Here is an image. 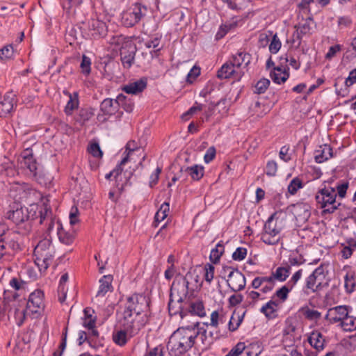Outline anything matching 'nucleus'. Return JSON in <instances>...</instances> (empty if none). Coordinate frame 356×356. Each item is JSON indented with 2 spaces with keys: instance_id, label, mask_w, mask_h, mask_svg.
Instances as JSON below:
<instances>
[{
  "instance_id": "nucleus-51",
  "label": "nucleus",
  "mask_w": 356,
  "mask_h": 356,
  "mask_svg": "<svg viewBox=\"0 0 356 356\" xmlns=\"http://www.w3.org/2000/svg\"><path fill=\"white\" fill-rule=\"evenodd\" d=\"M9 284L15 290L19 291L25 288L26 282L16 277H13L10 280Z\"/></svg>"
},
{
  "instance_id": "nucleus-34",
  "label": "nucleus",
  "mask_w": 356,
  "mask_h": 356,
  "mask_svg": "<svg viewBox=\"0 0 356 356\" xmlns=\"http://www.w3.org/2000/svg\"><path fill=\"white\" fill-rule=\"evenodd\" d=\"M339 326L346 332H352L356 330V318L348 316V314L339 323Z\"/></svg>"
},
{
  "instance_id": "nucleus-9",
  "label": "nucleus",
  "mask_w": 356,
  "mask_h": 356,
  "mask_svg": "<svg viewBox=\"0 0 356 356\" xmlns=\"http://www.w3.org/2000/svg\"><path fill=\"white\" fill-rule=\"evenodd\" d=\"M275 215V213L272 214L264 225L261 240L268 245H274L279 241V238H277V236L280 232V229L278 228L276 223L274 222Z\"/></svg>"
},
{
  "instance_id": "nucleus-44",
  "label": "nucleus",
  "mask_w": 356,
  "mask_h": 356,
  "mask_svg": "<svg viewBox=\"0 0 356 356\" xmlns=\"http://www.w3.org/2000/svg\"><path fill=\"white\" fill-rule=\"evenodd\" d=\"M1 60L12 59L14 56V48L12 44H8L0 49Z\"/></svg>"
},
{
  "instance_id": "nucleus-64",
  "label": "nucleus",
  "mask_w": 356,
  "mask_h": 356,
  "mask_svg": "<svg viewBox=\"0 0 356 356\" xmlns=\"http://www.w3.org/2000/svg\"><path fill=\"white\" fill-rule=\"evenodd\" d=\"M355 83H356V68L350 72L348 76L345 81V85L346 87H349Z\"/></svg>"
},
{
  "instance_id": "nucleus-5",
  "label": "nucleus",
  "mask_w": 356,
  "mask_h": 356,
  "mask_svg": "<svg viewBox=\"0 0 356 356\" xmlns=\"http://www.w3.org/2000/svg\"><path fill=\"white\" fill-rule=\"evenodd\" d=\"M337 193L334 188L326 187L320 188L316 194L315 199L321 208H324V213H332L338 206L334 205L336 201Z\"/></svg>"
},
{
  "instance_id": "nucleus-31",
  "label": "nucleus",
  "mask_w": 356,
  "mask_h": 356,
  "mask_svg": "<svg viewBox=\"0 0 356 356\" xmlns=\"http://www.w3.org/2000/svg\"><path fill=\"white\" fill-rule=\"evenodd\" d=\"M291 268L289 266H280L272 274L275 280L280 282H284L289 276Z\"/></svg>"
},
{
  "instance_id": "nucleus-56",
  "label": "nucleus",
  "mask_w": 356,
  "mask_h": 356,
  "mask_svg": "<svg viewBox=\"0 0 356 356\" xmlns=\"http://www.w3.org/2000/svg\"><path fill=\"white\" fill-rule=\"evenodd\" d=\"M88 152L95 157L100 158L102 156L103 153L100 149L98 143H95L90 145L88 148Z\"/></svg>"
},
{
  "instance_id": "nucleus-21",
  "label": "nucleus",
  "mask_w": 356,
  "mask_h": 356,
  "mask_svg": "<svg viewBox=\"0 0 356 356\" xmlns=\"http://www.w3.org/2000/svg\"><path fill=\"white\" fill-rule=\"evenodd\" d=\"M333 156L332 149L330 145L325 144L318 147L314 152V159L316 163H323Z\"/></svg>"
},
{
  "instance_id": "nucleus-52",
  "label": "nucleus",
  "mask_w": 356,
  "mask_h": 356,
  "mask_svg": "<svg viewBox=\"0 0 356 356\" xmlns=\"http://www.w3.org/2000/svg\"><path fill=\"white\" fill-rule=\"evenodd\" d=\"M277 164L275 161H269L266 167V173L268 176L273 177L276 175Z\"/></svg>"
},
{
  "instance_id": "nucleus-59",
  "label": "nucleus",
  "mask_w": 356,
  "mask_h": 356,
  "mask_svg": "<svg viewBox=\"0 0 356 356\" xmlns=\"http://www.w3.org/2000/svg\"><path fill=\"white\" fill-rule=\"evenodd\" d=\"M304 314L309 320H318L321 316V314L317 310L310 309L309 308L305 310Z\"/></svg>"
},
{
  "instance_id": "nucleus-62",
  "label": "nucleus",
  "mask_w": 356,
  "mask_h": 356,
  "mask_svg": "<svg viewBox=\"0 0 356 356\" xmlns=\"http://www.w3.org/2000/svg\"><path fill=\"white\" fill-rule=\"evenodd\" d=\"M302 274V270L300 269L298 271H296L291 278L289 280V281L287 282V284L291 286V288H293L294 286L296 284L298 281L301 278Z\"/></svg>"
},
{
  "instance_id": "nucleus-39",
  "label": "nucleus",
  "mask_w": 356,
  "mask_h": 356,
  "mask_svg": "<svg viewBox=\"0 0 356 356\" xmlns=\"http://www.w3.org/2000/svg\"><path fill=\"white\" fill-rule=\"evenodd\" d=\"M344 286L346 288V292L351 293L355 290L356 286L355 276L354 275H350L349 273H347L344 277Z\"/></svg>"
},
{
  "instance_id": "nucleus-22",
  "label": "nucleus",
  "mask_w": 356,
  "mask_h": 356,
  "mask_svg": "<svg viewBox=\"0 0 356 356\" xmlns=\"http://www.w3.org/2000/svg\"><path fill=\"white\" fill-rule=\"evenodd\" d=\"M186 312H187V315L190 314L200 317H203L206 315L204 306L203 302L200 300H195L191 302H186Z\"/></svg>"
},
{
  "instance_id": "nucleus-19",
  "label": "nucleus",
  "mask_w": 356,
  "mask_h": 356,
  "mask_svg": "<svg viewBox=\"0 0 356 356\" xmlns=\"http://www.w3.org/2000/svg\"><path fill=\"white\" fill-rule=\"evenodd\" d=\"M15 95L12 92H7L3 99L0 102V116L6 117L13 109L14 106L16 104Z\"/></svg>"
},
{
  "instance_id": "nucleus-35",
  "label": "nucleus",
  "mask_w": 356,
  "mask_h": 356,
  "mask_svg": "<svg viewBox=\"0 0 356 356\" xmlns=\"http://www.w3.org/2000/svg\"><path fill=\"white\" fill-rule=\"evenodd\" d=\"M225 250L224 245L219 242L216 248L212 249L210 253L209 259L213 264H217L219 262L220 257L223 254Z\"/></svg>"
},
{
  "instance_id": "nucleus-45",
  "label": "nucleus",
  "mask_w": 356,
  "mask_h": 356,
  "mask_svg": "<svg viewBox=\"0 0 356 356\" xmlns=\"http://www.w3.org/2000/svg\"><path fill=\"white\" fill-rule=\"evenodd\" d=\"M303 211V217L309 218L310 216V207L308 204L298 203L295 206V211L298 216L301 215V211Z\"/></svg>"
},
{
  "instance_id": "nucleus-54",
  "label": "nucleus",
  "mask_w": 356,
  "mask_h": 356,
  "mask_svg": "<svg viewBox=\"0 0 356 356\" xmlns=\"http://www.w3.org/2000/svg\"><path fill=\"white\" fill-rule=\"evenodd\" d=\"M54 255V249H51L48 251L42 252L41 253L35 254V256L40 257V260L42 259L43 262H44L45 260H47V261H49V263L51 264Z\"/></svg>"
},
{
  "instance_id": "nucleus-7",
  "label": "nucleus",
  "mask_w": 356,
  "mask_h": 356,
  "mask_svg": "<svg viewBox=\"0 0 356 356\" xmlns=\"http://www.w3.org/2000/svg\"><path fill=\"white\" fill-rule=\"evenodd\" d=\"M147 8L140 3H134L122 15V22L127 27H131L140 22L146 15Z\"/></svg>"
},
{
  "instance_id": "nucleus-14",
  "label": "nucleus",
  "mask_w": 356,
  "mask_h": 356,
  "mask_svg": "<svg viewBox=\"0 0 356 356\" xmlns=\"http://www.w3.org/2000/svg\"><path fill=\"white\" fill-rule=\"evenodd\" d=\"M312 21V18L309 17L302 23H299L295 26L296 31L293 34V43L298 41V46L300 45L302 37L310 33Z\"/></svg>"
},
{
  "instance_id": "nucleus-42",
  "label": "nucleus",
  "mask_w": 356,
  "mask_h": 356,
  "mask_svg": "<svg viewBox=\"0 0 356 356\" xmlns=\"http://www.w3.org/2000/svg\"><path fill=\"white\" fill-rule=\"evenodd\" d=\"M120 64L114 60H109L104 67L105 72L109 75H115L118 73Z\"/></svg>"
},
{
  "instance_id": "nucleus-20",
  "label": "nucleus",
  "mask_w": 356,
  "mask_h": 356,
  "mask_svg": "<svg viewBox=\"0 0 356 356\" xmlns=\"http://www.w3.org/2000/svg\"><path fill=\"white\" fill-rule=\"evenodd\" d=\"M186 302L177 301L174 298H170L168 303V310L170 316H175L179 314L180 317L183 318L187 316V312H186Z\"/></svg>"
},
{
  "instance_id": "nucleus-41",
  "label": "nucleus",
  "mask_w": 356,
  "mask_h": 356,
  "mask_svg": "<svg viewBox=\"0 0 356 356\" xmlns=\"http://www.w3.org/2000/svg\"><path fill=\"white\" fill-rule=\"evenodd\" d=\"M302 187L303 184L302 180L299 177H295L290 181L288 186V192L291 195H295L298 189L302 188Z\"/></svg>"
},
{
  "instance_id": "nucleus-40",
  "label": "nucleus",
  "mask_w": 356,
  "mask_h": 356,
  "mask_svg": "<svg viewBox=\"0 0 356 356\" xmlns=\"http://www.w3.org/2000/svg\"><path fill=\"white\" fill-rule=\"evenodd\" d=\"M277 306V304L275 301L270 300L261 308L260 312L267 318H270L272 314L275 312V307Z\"/></svg>"
},
{
  "instance_id": "nucleus-13",
  "label": "nucleus",
  "mask_w": 356,
  "mask_h": 356,
  "mask_svg": "<svg viewBox=\"0 0 356 356\" xmlns=\"http://www.w3.org/2000/svg\"><path fill=\"white\" fill-rule=\"evenodd\" d=\"M118 97L115 99L107 98L103 100L100 105V111L102 114H98L97 118L99 120L104 121L106 118H102L103 115H112L118 111Z\"/></svg>"
},
{
  "instance_id": "nucleus-27",
  "label": "nucleus",
  "mask_w": 356,
  "mask_h": 356,
  "mask_svg": "<svg viewBox=\"0 0 356 356\" xmlns=\"http://www.w3.org/2000/svg\"><path fill=\"white\" fill-rule=\"evenodd\" d=\"M184 171L193 181H199L204 176V167L199 165L186 167Z\"/></svg>"
},
{
  "instance_id": "nucleus-49",
  "label": "nucleus",
  "mask_w": 356,
  "mask_h": 356,
  "mask_svg": "<svg viewBox=\"0 0 356 356\" xmlns=\"http://www.w3.org/2000/svg\"><path fill=\"white\" fill-rule=\"evenodd\" d=\"M292 290V288L289 286L287 284L282 287H281L280 289H278L275 295L277 297L280 298L282 300L284 301L286 300L288 297V293Z\"/></svg>"
},
{
  "instance_id": "nucleus-17",
  "label": "nucleus",
  "mask_w": 356,
  "mask_h": 356,
  "mask_svg": "<svg viewBox=\"0 0 356 356\" xmlns=\"http://www.w3.org/2000/svg\"><path fill=\"white\" fill-rule=\"evenodd\" d=\"M147 85V78L143 77L138 80L123 86L122 90L127 94L138 95L146 88Z\"/></svg>"
},
{
  "instance_id": "nucleus-46",
  "label": "nucleus",
  "mask_w": 356,
  "mask_h": 356,
  "mask_svg": "<svg viewBox=\"0 0 356 356\" xmlns=\"http://www.w3.org/2000/svg\"><path fill=\"white\" fill-rule=\"evenodd\" d=\"M88 344L90 346L95 347L99 342V332L95 328L88 330Z\"/></svg>"
},
{
  "instance_id": "nucleus-2",
  "label": "nucleus",
  "mask_w": 356,
  "mask_h": 356,
  "mask_svg": "<svg viewBox=\"0 0 356 356\" xmlns=\"http://www.w3.org/2000/svg\"><path fill=\"white\" fill-rule=\"evenodd\" d=\"M197 337L198 331L193 325L179 327L170 337L167 348L175 356L184 354L194 346Z\"/></svg>"
},
{
  "instance_id": "nucleus-55",
  "label": "nucleus",
  "mask_w": 356,
  "mask_h": 356,
  "mask_svg": "<svg viewBox=\"0 0 356 356\" xmlns=\"http://www.w3.org/2000/svg\"><path fill=\"white\" fill-rule=\"evenodd\" d=\"M204 279L207 282L211 283L213 279L214 267L211 264H207L204 266Z\"/></svg>"
},
{
  "instance_id": "nucleus-50",
  "label": "nucleus",
  "mask_w": 356,
  "mask_h": 356,
  "mask_svg": "<svg viewBox=\"0 0 356 356\" xmlns=\"http://www.w3.org/2000/svg\"><path fill=\"white\" fill-rule=\"evenodd\" d=\"M247 255V249L245 248L239 247L232 254V259L234 261H242Z\"/></svg>"
},
{
  "instance_id": "nucleus-47",
  "label": "nucleus",
  "mask_w": 356,
  "mask_h": 356,
  "mask_svg": "<svg viewBox=\"0 0 356 356\" xmlns=\"http://www.w3.org/2000/svg\"><path fill=\"white\" fill-rule=\"evenodd\" d=\"M90 58L85 55H83L80 67L81 71L84 74L88 75L90 72Z\"/></svg>"
},
{
  "instance_id": "nucleus-10",
  "label": "nucleus",
  "mask_w": 356,
  "mask_h": 356,
  "mask_svg": "<svg viewBox=\"0 0 356 356\" xmlns=\"http://www.w3.org/2000/svg\"><path fill=\"white\" fill-rule=\"evenodd\" d=\"M227 276V284L232 291L236 292L245 289V277L238 269L231 271Z\"/></svg>"
},
{
  "instance_id": "nucleus-3",
  "label": "nucleus",
  "mask_w": 356,
  "mask_h": 356,
  "mask_svg": "<svg viewBox=\"0 0 356 356\" xmlns=\"http://www.w3.org/2000/svg\"><path fill=\"white\" fill-rule=\"evenodd\" d=\"M148 307L149 300L145 296L134 293L127 297L122 318L135 323L136 317L140 316Z\"/></svg>"
},
{
  "instance_id": "nucleus-23",
  "label": "nucleus",
  "mask_w": 356,
  "mask_h": 356,
  "mask_svg": "<svg viewBox=\"0 0 356 356\" xmlns=\"http://www.w3.org/2000/svg\"><path fill=\"white\" fill-rule=\"evenodd\" d=\"M230 60L234 67H240L243 64L247 67L250 63L251 55L248 53L240 51L232 56Z\"/></svg>"
},
{
  "instance_id": "nucleus-6",
  "label": "nucleus",
  "mask_w": 356,
  "mask_h": 356,
  "mask_svg": "<svg viewBox=\"0 0 356 356\" xmlns=\"http://www.w3.org/2000/svg\"><path fill=\"white\" fill-rule=\"evenodd\" d=\"M192 277L191 273H186L184 277H177L172 284L170 298L184 302L188 293Z\"/></svg>"
},
{
  "instance_id": "nucleus-33",
  "label": "nucleus",
  "mask_w": 356,
  "mask_h": 356,
  "mask_svg": "<svg viewBox=\"0 0 356 356\" xmlns=\"http://www.w3.org/2000/svg\"><path fill=\"white\" fill-rule=\"evenodd\" d=\"M118 108L121 106L127 113H131L134 110V102L131 99L127 98L123 94H120L118 95Z\"/></svg>"
},
{
  "instance_id": "nucleus-4",
  "label": "nucleus",
  "mask_w": 356,
  "mask_h": 356,
  "mask_svg": "<svg viewBox=\"0 0 356 356\" xmlns=\"http://www.w3.org/2000/svg\"><path fill=\"white\" fill-rule=\"evenodd\" d=\"M120 323L122 328L113 333V340L118 346H124L128 340L136 335L143 325L135 324L131 321H126L122 318Z\"/></svg>"
},
{
  "instance_id": "nucleus-58",
  "label": "nucleus",
  "mask_w": 356,
  "mask_h": 356,
  "mask_svg": "<svg viewBox=\"0 0 356 356\" xmlns=\"http://www.w3.org/2000/svg\"><path fill=\"white\" fill-rule=\"evenodd\" d=\"M93 115L94 111L92 108L81 109L79 111V116L84 122L89 120Z\"/></svg>"
},
{
  "instance_id": "nucleus-12",
  "label": "nucleus",
  "mask_w": 356,
  "mask_h": 356,
  "mask_svg": "<svg viewBox=\"0 0 356 356\" xmlns=\"http://www.w3.org/2000/svg\"><path fill=\"white\" fill-rule=\"evenodd\" d=\"M348 306L339 305L328 309L325 319L330 323H341V321L348 314Z\"/></svg>"
},
{
  "instance_id": "nucleus-16",
  "label": "nucleus",
  "mask_w": 356,
  "mask_h": 356,
  "mask_svg": "<svg viewBox=\"0 0 356 356\" xmlns=\"http://www.w3.org/2000/svg\"><path fill=\"white\" fill-rule=\"evenodd\" d=\"M43 297L44 293L40 290H36L32 292L27 302V307L30 309L33 313H37L38 309L44 307Z\"/></svg>"
},
{
  "instance_id": "nucleus-53",
  "label": "nucleus",
  "mask_w": 356,
  "mask_h": 356,
  "mask_svg": "<svg viewBox=\"0 0 356 356\" xmlns=\"http://www.w3.org/2000/svg\"><path fill=\"white\" fill-rule=\"evenodd\" d=\"M200 74V68L193 66L186 76V81L191 83Z\"/></svg>"
},
{
  "instance_id": "nucleus-60",
  "label": "nucleus",
  "mask_w": 356,
  "mask_h": 356,
  "mask_svg": "<svg viewBox=\"0 0 356 356\" xmlns=\"http://www.w3.org/2000/svg\"><path fill=\"white\" fill-rule=\"evenodd\" d=\"M161 170V168L157 167L155 171L150 175L149 185L151 188L157 184Z\"/></svg>"
},
{
  "instance_id": "nucleus-25",
  "label": "nucleus",
  "mask_w": 356,
  "mask_h": 356,
  "mask_svg": "<svg viewBox=\"0 0 356 356\" xmlns=\"http://www.w3.org/2000/svg\"><path fill=\"white\" fill-rule=\"evenodd\" d=\"M270 77L273 82L280 84L284 83L289 79V73L288 70L277 67L274 68L273 72H270Z\"/></svg>"
},
{
  "instance_id": "nucleus-15",
  "label": "nucleus",
  "mask_w": 356,
  "mask_h": 356,
  "mask_svg": "<svg viewBox=\"0 0 356 356\" xmlns=\"http://www.w3.org/2000/svg\"><path fill=\"white\" fill-rule=\"evenodd\" d=\"M94 38H100L106 35V24L97 19H90L87 23H84Z\"/></svg>"
},
{
  "instance_id": "nucleus-24",
  "label": "nucleus",
  "mask_w": 356,
  "mask_h": 356,
  "mask_svg": "<svg viewBox=\"0 0 356 356\" xmlns=\"http://www.w3.org/2000/svg\"><path fill=\"white\" fill-rule=\"evenodd\" d=\"M308 341L316 350L319 351L324 348L325 339L323 334L318 331L312 332L308 338Z\"/></svg>"
},
{
  "instance_id": "nucleus-48",
  "label": "nucleus",
  "mask_w": 356,
  "mask_h": 356,
  "mask_svg": "<svg viewBox=\"0 0 356 356\" xmlns=\"http://www.w3.org/2000/svg\"><path fill=\"white\" fill-rule=\"evenodd\" d=\"M245 346L243 342L238 343L225 356H239L245 350Z\"/></svg>"
},
{
  "instance_id": "nucleus-11",
  "label": "nucleus",
  "mask_w": 356,
  "mask_h": 356,
  "mask_svg": "<svg viewBox=\"0 0 356 356\" xmlns=\"http://www.w3.org/2000/svg\"><path fill=\"white\" fill-rule=\"evenodd\" d=\"M19 163L21 168L29 170L31 175H37V163L33 156V153L31 149H26L22 152Z\"/></svg>"
},
{
  "instance_id": "nucleus-18",
  "label": "nucleus",
  "mask_w": 356,
  "mask_h": 356,
  "mask_svg": "<svg viewBox=\"0 0 356 356\" xmlns=\"http://www.w3.org/2000/svg\"><path fill=\"white\" fill-rule=\"evenodd\" d=\"M136 47L129 44L127 47H122L120 51L121 61L124 68L129 69L134 62Z\"/></svg>"
},
{
  "instance_id": "nucleus-38",
  "label": "nucleus",
  "mask_w": 356,
  "mask_h": 356,
  "mask_svg": "<svg viewBox=\"0 0 356 356\" xmlns=\"http://www.w3.org/2000/svg\"><path fill=\"white\" fill-rule=\"evenodd\" d=\"M270 81L268 79H261L254 86L253 92L256 94H263L269 87Z\"/></svg>"
},
{
  "instance_id": "nucleus-36",
  "label": "nucleus",
  "mask_w": 356,
  "mask_h": 356,
  "mask_svg": "<svg viewBox=\"0 0 356 356\" xmlns=\"http://www.w3.org/2000/svg\"><path fill=\"white\" fill-rule=\"evenodd\" d=\"M195 330L198 331V337L200 336L202 343L206 346L212 344V339H209L207 331L204 327H200V323L197 322L193 324Z\"/></svg>"
},
{
  "instance_id": "nucleus-29",
  "label": "nucleus",
  "mask_w": 356,
  "mask_h": 356,
  "mask_svg": "<svg viewBox=\"0 0 356 356\" xmlns=\"http://www.w3.org/2000/svg\"><path fill=\"white\" fill-rule=\"evenodd\" d=\"M111 281H112V276L111 275H104L103 277L99 280V290L97 293V297L101 296L104 297L106 293L111 290L112 286H111Z\"/></svg>"
},
{
  "instance_id": "nucleus-1",
  "label": "nucleus",
  "mask_w": 356,
  "mask_h": 356,
  "mask_svg": "<svg viewBox=\"0 0 356 356\" xmlns=\"http://www.w3.org/2000/svg\"><path fill=\"white\" fill-rule=\"evenodd\" d=\"M32 193L28 185L16 184L13 186L10 190L9 195L17 204L15 209L10 210L7 213L8 218L11 220L16 225L23 227L26 232L31 228L30 220L33 219L35 212L31 214V211L25 207H20L17 202L25 200L28 195Z\"/></svg>"
},
{
  "instance_id": "nucleus-63",
  "label": "nucleus",
  "mask_w": 356,
  "mask_h": 356,
  "mask_svg": "<svg viewBox=\"0 0 356 356\" xmlns=\"http://www.w3.org/2000/svg\"><path fill=\"white\" fill-rule=\"evenodd\" d=\"M216 156V149L214 147H210L206 152L204 156V162L209 163Z\"/></svg>"
},
{
  "instance_id": "nucleus-30",
  "label": "nucleus",
  "mask_w": 356,
  "mask_h": 356,
  "mask_svg": "<svg viewBox=\"0 0 356 356\" xmlns=\"http://www.w3.org/2000/svg\"><path fill=\"white\" fill-rule=\"evenodd\" d=\"M57 234L59 241L65 245H70L72 243L74 239V232H68L63 229L60 225L58 227Z\"/></svg>"
},
{
  "instance_id": "nucleus-61",
  "label": "nucleus",
  "mask_w": 356,
  "mask_h": 356,
  "mask_svg": "<svg viewBox=\"0 0 356 356\" xmlns=\"http://www.w3.org/2000/svg\"><path fill=\"white\" fill-rule=\"evenodd\" d=\"M289 147L284 145L281 147L279 153L280 158L285 162H288L291 159V156L289 154Z\"/></svg>"
},
{
  "instance_id": "nucleus-57",
  "label": "nucleus",
  "mask_w": 356,
  "mask_h": 356,
  "mask_svg": "<svg viewBox=\"0 0 356 356\" xmlns=\"http://www.w3.org/2000/svg\"><path fill=\"white\" fill-rule=\"evenodd\" d=\"M219 321L221 323L222 322V318L219 316V313L217 311H213L211 314V323H205L204 325L208 327L209 325H211L214 327H217L219 323Z\"/></svg>"
},
{
  "instance_id": "nucleus-32",
  "label": "nucleus",
  "mask_w": 356,
  "mask_h": 356,
  "mask_svg": "<svg viewBox=\"0 0 356 356\" xmlns=\"http://www.w3.org/2000/svg\"><path fill=\"white\" fill-rule=\"evenodd\" d=\"M245 312H243L242 314H236L234 312L228 323V329L231 332L236 331L241 323L243 322Z\"/></svg>"
},
{
  "instance_id": "nucleus-8",
  "label": "nucleus",
  "mask_w": 356,
  "mask_h": 356,
  "mask_svg": "<svg viewBox=\"0 0 356 356\" xmlns=\"http://www.w3.org/2000/svg\"><path fill=\"white\" fill-rule=\"evenodd\" d=\"M325 277L323 267L320 266L316 268L305 280V286L303 289L305 293L309 294V291L305 290H309L312 293H317L324 287L327 286L328 283L323 282Z\"/></svg>"
},
{
  "instance_id": "nucleus-37",
  "label": "nucleus",
  "mask_w": 356,
  "mask_h": 356,
  "mask_svg": "<svg viewBox=\"0 0 356 356\" xmlns=\"http://www.w3.org/2000/svg\"><path fill=\"white\" fill-rule=\"evenodd\" d=\"M51 249H54V247L51 245V241L49 238H45L38 243L34 249V254L35 255Z\"/></svg>"
},
{
  "instance_id": "nucleus-28",
  "label": "nucleus",
  "mask_w": 356,
  "mask_h": 356,
  "mask_svg": "<svg viewBox=\"0 0 356 356\" xmlns=\"http://www.w3.org/2000/svg\"><path fill=\"white\" fill-rule=\"evenodd\" d=\"M234 66L232 61H227L218 70L217 72L218 78L220 79H229L234 72Z\"/></svg>"
},
{
  "instance_id": "nucleus-43",
  "label": "nucleus",
  "mask_w": 356,
  "mask_h": 356,
  "mask_svg": "<svg viewBox=\"0 0 356 356\" xmlns=\"http://www.w3.org/2000/svg\"><path fill=\"white\" fill-rule=\"evenodd\" d=\"M282 47V42L277 33L273 35L272 40L269 44V51L271 54H277Z\"/></svg>"
},
{
  "instance_id": "nucleus-26",
  "label": "nucleus",
  "mask_w": 356,
  "mask_h": 356,
  "mask_svg": "<svg viewBox=\"0 0 356 356\" xmlns=\"http://www.w3.org/2000/svg\"><path fill=\"white\" fill-rule=\"evenodd\" d=\"M65 94H66L69 97V100L65 107V112L66 115H72L73 111L78 108V92H75L73 94H71L69 92H65Z\"/></svg>"
}]
</instances>
